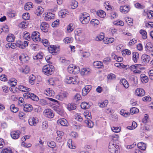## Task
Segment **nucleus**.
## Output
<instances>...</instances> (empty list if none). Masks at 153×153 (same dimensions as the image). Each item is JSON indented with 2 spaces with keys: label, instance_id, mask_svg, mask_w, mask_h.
I'll use <instances>...</instances> for the list:
<instances>
[{
  "label": "nucleus",
  "instance_id": "1a4fd4ad",
  "mask_svg": "<svg viewBox=\"0 0 153 153\" xmlns=\"http://www.w3.org/2000/svg\"><path fill=\"white\" fill-rule=\"evenodd\" d=\"M20 133V132L19 131H14L11 132L10 135L13 139H16L19 137Z\"/></svg>",
  "mask_w": 153,
  "mask_h": 153
},
{
  "label": "nucleus",
  "instance_id": "052dcab7",
  "mask_svg": "<svg viewBox=\"0 0 153 153\" xmlns=\"http://www.w3.org/2000/svg\"><path fill=\"white\" fill-rule=\"evenodd\" d=\"M30 16L28 13H24L22 16V18L25 20H28L30 18Z\"/></svg>",
  "mask_w": 153,
  "mask_h": 153
},
{
  "label": "nucleus",
  "instance_id": "f8f14e48",
  "mask_svg": "<svg viewBox=\"0 0 153 153\" xmlns=\"http://www.w3.org/2000/svg\"><path fill=\"white\" fill-rule=\"evenodd\" d=\"M135 92L136 95L140 97L143 96L145 93L144 90L141 88H137Z\"/></svg>",
  "mask_w": 153,
  "mask_h": 153
},
{
  "label": "nucleus",
  "instance_id": "09e8293b",
  "mask_svg": "<svg viewBox=\"0 0 153 153\" xmlns=\"http://www.w3.org/2000/svg\"><path fill=\"white\" fill-rule=\"evenodd\" d=\"M108 101L107 100H105L102 103H98V105L100 107L103 108L106 106L108 104Z\"/></svg>",
  "mask_w": 153,
  "mask_h": 153
},
{
  "label": "nucleus",
  "instance_id": "7ed1b4c3",
  "mask_svg": "<svg viewBox=\"0 0 153 153\" xmlns=\"http://www.w3.org/2000/svg\"><path fill=\"white\" fill-rule=\"evenodd\" d=\"M40 36V33L37 31H35L32 33L31 38L34 41L38 42L39 41L41 40Z\"/></svg>",
  "mask_w": 153,
  "mask_h": 153
},
{
  "label": "nucleus",
  "instance_id": "58836bf2",
  "mask_svg": "<svg viewBox=\"0 0 153 153\" xmlns=\"http://www.w3.org/2000/svg\"><path fill=\"white\" fill-rule=\"evenodd\" d=\"M137 126V123L133 121L132 123L131 126H128L127 127V128L129 130H131L135 129Z\"/></svg>",
  "mask_w": 153,
  "mask_h": 153
},
{
  "label": "nucleus",
  "instance_id": "8fccbe9b",
  "mask_svg": "<svg viewBox=\"0 0 153 153\" xmlns=\"http://www.w3.org/2000/svg\"><path fill=\"white\" fill-rule=\"evenodd\" d=\"M74 29V27H73V24H69L67 28V30L68 32L70 33Z\"/></svg>",
  "mask_w": 153,
  "mask_h": 153
},
{
  "label": "nucleus",
  "instance_id": "aec40b11",
  "mask_svg": "<svg viewBox=\"0 0 153 153\" xmlns=\"http://www.w3.org/2000/svg\"><path fill=\"white\" fill-rule=\"evenodd\" d=\"M146 50L150 52L153 49V45L150 42H148L146 45Z\"/></svg>",
  "mask_w": 153,
  "mask_h": 153
},
{
  "label": "nucleus",
  "instance_id": "e2e57ef3",
  "mask_svg": "<svg viewBox=\"0 0 153 153\" xmlns=\"http://www.w3.org/2000/svg\"><path fill=\"white\" fill-rule=\"evenodd\" d=\"M54 116L53 111L51 109H48V118H52Z\"/></svg>",
  "mask_w": 153,
  "mask_h": 153
},
{
  "label": "nucleus",
  "instance_id": "b1692460",
  "mask_svg": "<svg viewBox=\"0 0 153 153\" xmlns=\"http://www.w3.org/2000/svg\"><path fill=\"white\" fill-rule=\"evenodd\" d=\"M120 10L122 13H126L129 11V9L127 6H121Z\"/></svg>",
  "mask_w": 153,
  "mask_h": 153
},
{
  "label": "nucleus",
  "instance_id": "4c0bfd02",
  "mask_svg": "<svg viewBox=\"0 0 153 153\" xmlns=\"http://www.w3.org/2000/svg\"><path fill=\"white\" fill-rule=\"evenodd\" d=\"M10 109L12 112L14 113L17 112L19 110V108L15 107V105L12 104L10 106Z\"/></svg>",
  "mask_w": 153,
  "mask_h": 153
},
{
  "label": "nucleus",
  "instance_id": "72a5a7b5",
  "mask_svg": "<svg viewBox=\"0 0 153 153\" xmlns=\"http://www.w3.org/2000/svg\"><path fill=\"white\" fill-rule=\"evenodd\" d=\"M85 122L89 128H92L94 125V123L91 120H86L85 121Z\"/></svg>",
  "mask_w": 153,
  "mask_h": 153
},
{
  "label": "nucleus",
  "instance_id": "c03bdc74",
  "mask_svg": "<svg viewBox=\"0 0 153 153\" xmlns=\"http://www.w3.org/2000/svg\"><path fill=\"white\" fill-rule=\"evenodd\" d=\"M140 33L142 35V37L144 39H145L147 38V32L144 30H141L140 31Z\"/></svg>",
  "mask_w": 153,
  "mask_h": 153
},
{
  "label": "nucleus",
  "instance_id": "5701e85b",
  "mask_svg": "<svg viewBox=\"0 0 153 153\" xmlns=\"http://www.w3.org/2000/svg\"><path fill=\"white\" fill-rule=\"evenodd\" d=\"M15 36L12 34H9L7 37V40L9 42H12L14 40Z\"/></svg>",
  "mask_w": 153,
  "mask_h": 153
},
{
  "label": "nucleus",
  "instance_id": "9d476101",
  "mask_svg": "<svg viewBox=\"0 0 153 153\" xmlns=\"http://www.w3.org/2000/svg\"><path fill=\"white\" fill-rule=\"evenodd\" d=\"M33 109L31 105L26 104L23 105V110L25 112H31Z\"/></svg>",
  "mask_w": 153,
  "mask_h": 153
},
{
  "label": "nucleus",
  "instance_id": "a211bd4d",
  "mask_svg": "<svg viewBox=\"0 0 153 153\" xmlns=\"http://www.w3.org/2000/svg\"><path fill=\"white\" fill-rule=\"evenodd\" d=\"M141 58L143 61L145 63L148 62L150 59L149 56L146 54H143Z\"/></svg>",
  "mask_w": 153,
  "mask_h": 153
},
{
  "label": "nucleus",
  "instance_id": "7c9ffc66",
  "mask_svg": "<svg viewBox=\"0 0 153 153\" xmlns=\"http://www.w3.org/2000/svg\"><path fill=\"white\" fill-rule=\"evenodd\" d=\"M32 7V3L31 2H27L26 3L24 7V8L26 10H29Z\"/></svg>",
  "mask_w": 153,
  "mask_h": 153
},
{
  "label": "nucleus",
  "instance_id": "a19ab883",
  "mask_svg": "<svg viewBox=\"0 0 153 153\" xmlns=\"http://www.w3.org/2000/svg\"><path fill=\"white\" fill-rule=\"evenodd\" d=\"M139 109L136 107H133L130 109V113L132 114H134L135 113H137L139 112Z\"/></svg>",
  "mask_w": 153,
  "mask_h": 153
},
{
  "label": "nucleus",
  "instance_id": "2f4dec72",
  "mask_svg": "<svg viewBox=\"0 0 153 153\" xmlns=\"http://www.w3.org/2000/svg\"><path fill=\"white\" fill-rule=\"evenodd\" d=\"M81 99V95L79 93H77L74 96L73 98V100L74 102H77L78 101L80 100Z\"/></svg>",
  "mask_w": 153,
  "mask_h": 153
},
{
  "label": "nucleus",
  "instance_id": "ddd939ff",
  "mask_svg": "<svg viewBox=\"0 0 153 153\" xmlns=\"http://www.w3.org/2000/svg\"><path fill=\"white\" fill-rule=\"evenodd\" d=\"M48 24L45 22H43L41 25L40 28L43 32H47L48 31Z\"/></svg>",
  "mask_w": 153,
  "mask_h": 153
},
{
  "label": "nucleus",
  "instance_id": "dca6fc26",
  "mask_svg": "<svg viewBox=\"0 0 153 153\" xmlns=\"http://www.w3.org/2000/svg\"><path fill=\"white\" fill-rule=\"evenodd\" d=\"M120 84L122 85L126 88H128L129 86V84L126 80L124 79H123L120 81Z\"/></svg>",
  "mask_w": 153,
  "mask_h": 153
},
{
  "label": "nucleus",
  "instance_id": "f704fd0d",
  "mask_svg": "<svg viewBox=\"0 0 153 153\" xmlns=\"http://www.w3.org/2000/svg\"><path fill=\"white\" fill-rule=\"evenodd\" d=\"M43 57V54L42 52H39L36 56H33V59L35 60L40 59Z\"/></svg>",
  "mask_w": 153,
  "mask_h": 153
},
{
  "label": "nucleus",
  "instance_id": "680f3d73",
  "mask_svg": "<svg viewBox=\"0 0 153 153\" xmlns=\"http://www.w3.org/2000/svg\"><path fill=\"white\" fill-rule=\"evenodd\" d=\"M9 82L11 83L12 86H15L17 84V80L15 79H11L9 80Z\"/></svg>",
  "mask_w": 153,
  "mask_h": 153
},
{
  "label": "nucleus",
  "instance_id": "0eeeda50",
  "mask_svg": "<svg viewBox=\"0 0 153 153\" xmlns=\"http://www.w3.org/2000/svg\"><path fill=\"white\" fill-rule=\"evenodd\" d=\"M68 94L66 92L60 93L56 96V99L60 101H62L63 100L66 99L68 96Z\"/></svg>",
  "mask_w": 153,
  "mask_h": 153
},
{
  "label": "nucleus",
  "instance_id": "3c124183",
  "mask_svg": "<svg viewBox=\"0 0 153 153\" xmlns=\"http://www.w3.org/2000/svg\"><path fill=\"white\" fill-rule=\"evenodd\" d=\"M48 127V122L45 120L42 123V129L44 130H45Z\"/></svg>",
  "mask_w": 153,
  "mask_h": 153
},
{
  "label": "nucleus",
  "instance_id": "6ab92c4d",
  "mask_svg": "<svg viewBox=\"0 0 153 153\" xmlns=\"http://www.w3.org/2000/svg\"><path fill=\"white\" fill-rule=\"evenodd\" d=\"M140 77L141 81L143 83H146L148 81L149 78L145 74H141Z\"/></svg>",
  "mask_w": 153,
  "mask_h": 153
},
{
  "label": "nucleus",
  "instance_id": "338daca9",
  "mask_svg": "<svg viewBox=\"0 0 153 153\" xmlns=\"http://www.w3.org/2000/svg\"><path fill=\"white\" fill-rule=\"evenodd\" d=\"M114 24L116 25L123 26L124 25V23L121 21H116L114 22Z\"/></svg>",
  "mask_w": 153,
  "mask_h": 153
},
{
  "label": "nucleus",
  "instance_id": "473e14b6",
  "mask_svg": "<svg viewBox=\"0 0 153 153\" xmlns=\"http://www.w3.org/2000/svg\"><path fill=\"white\" fill-rule=\"evenodd\" d=\"M67 14V12L65 10H62L59 13V16H61L62 18L65 17Z\"/></svg>",
  "mask_w": 153,
  "mask_h": 153
},
{
  "label": "nucleus",
  "instance_id": "f257e3e1",
  "mask_svg": "<svg viewBox=\"0 0 153 153\" xmlns=\"http://www.w3.org/2000/svg\"><path fill=\"white\" fill-rule=\"evenodd\" d=\"M65 80L66 83L68 84L77 85L79 82V79L76 76L72 77L70 76H66Z\"/></svg>",
  "mask_w": 153,
  "mask_h": 153
},
{
  "label": "nucleus",
  "instance_id": "20e7f679",
  "mask_svg": "<svg viewBox=\"0 0 153 153\" xmlns=\"http://www.w3.org/2000/svg\"><path fill=\"white\" fill-rule=\"evenodd\" d=\"M59 51V48L56 46L51 45L48 46V52L53 55L57 53Z\"/></svg>",
  "mask_w": 153,
  "mask_h": 153
},
{
  "label": "nucleus",
  "instance_id": "774afa93",
  "mask_svg": "<svg viewBox=\"0 0 153 153\" xmlns=\"http://www.w3.org/2000/svg\"><path fill=\"white\" fill-rule=\"evenodd\" d=\"M27 26L26 22H22L19 25V27L22 28H26Z\"/></svg>",
  "mask_w": 153,
  "mask_h": 153
},
{
  "label": "nucleus",
  "instance_id": "cd10ccee",
  "mask_svg": "<svg viewBox=\"0 0 153 153\" xmlns=\"http://www.w3.org/2000/svg\"><path fill=\"white\" fill-rule=\"evenodd\" d=\"M78 6V3L76 1H72L70 5L71 8L72 9H74L77 7Z\"/></svg>",
  "mask_w": 153,
  "mask_h": 153
},
{
  "label": "nucleus",
  "instance_id": "c756f323",
  "mask_svg": "<svg viewBox=\"0 0 153 153\" xmlns=\"http://www.w3.org/2000/svg\"><path fill=\"white\" fill-rule=\"evenodd\" d=\"M48 75H51L54 72L55 70L54 67L53 66L48 64Z\"/></svg>",
  "mask_w": 153,
  "mask_h": 153
},
{
  "label": "nucleus",
  "instance_id": "423d86ee",
  "mask_svg": "<svg viewBox=\"0 0 153 153\" xmlns=\"http://www.w3.org/2000/svg\"><path fill=\"white\" fill-rule=\"evenodd\" d=\"M38 122L39 119L37 117H31L28 120L29 124L31 126H36Z\"/></svg>",
  "mask_w": 153,
  "mask_h": 153
},
{
  "label": "nucleus",
  "instance_id": "39448f33",
  "mask_svg": "<svg viewBox=\"0 0 153 153\" xmlns=\"http://www.w3.org/2000/svg\"><path fill=\"white\" fill-rule=\"evenodd\" d=\"M118 146L110 143L108 147L109 152L111 153H117L118 152L117 149Z\"/></svg>",
  "mask_w": 153,
  "mask_h": 153
},
{
  "label": "nucleus",
  "instance_id": "37998d69",
  "mask_svg": "<svg viewBox=\"0 0 153 153\" xmlns=\"http://www.w3.org/2000/svg\"><path fill=\"white\" fill-rule=\"evenodd\" d=\"M30 95L31 96H30V98L32 100L36 101H37L39 100L38 97L35 94L31 93Z\"/></svg>",
  "mask_w": 153,
  "mask_h": 153
},
{
  "label": "nucleus",
  "instance_id": "4468645a",
  "mask_svg": "<svg viewBox=\"0 0 153 153\" xmlns=\"http://www.w3.org/2000/svg\"><path fill=\"white\" fill-rule=\"evenodd\" d=\"M57 123L64 126H67L68 123L67 121L65 119H59L57 121Z\"/></svg>",
  "mask_w": 153,
  "mask_h": 153
},
{
  "label": "nucleus",
  "instance_id": "a18cd8bd",
  "mask_svg": "<svg viewBox=\"0 0 153 153\" xmlns=\"http://www.w3.org/2000/svg\"><path fill=\"white\" fill-rule=\"evenodd\" d=\"M57 134L58 137H57L56 139L58 140H60L62 138V137L64 135V132L62 131H57Z\"/></svg>",
  "mask_w": 153,
  "mask_h": 153
},
{
  "label": "nucleus",
  "instance_id": "c9c22d12",
  "mask_svg": "<svg viewBox=\"0 0 153 153\" xmlns=\"http://www.w3.org/2000/svg\"><path fill=\"white\" fill-rule=\"evenodd\" d=\"M75 67L74 65H70L68 67L67 70L68 72L70 74H73L74 67Z\"/></svg>",
  "mask_w": 153,
  "mask_h": 153
},
{
  "label": "nucleus",
  "instance_id": "f3484780",
  "mask_svg": "<svg viewBox=\"0 0 153 153\" xmlns=\"http://www.w3.org/2000/svg\"><path fill=\"white\" fill-rule=\"evenodd\" d=\"M44 11V9L42 7H38L36 11L35 14L37 16H40L42 14Z\"/></svg>",
  "mask_w": 153,
  "mask_h": 153
},
{
  "label": "nucleus",
  "instance_id": "393cba45",
  "mask_svg": "<svg viewBox=\"0 0 153 153\" xmlns=\"http://www.w3.org/2000/svg\"><path fill=\"white\" fill-rule=\"evenodd\" d=\"M137 146L139 149L143 150H145L146 148V144L142 142L139 143L137 145Z\"/></svg>",
  "mask_w": 153,
  "mask_h": 153
},
{
  "label": "nucleus",
  "instance_id": "2eb2a0df",
  "mask_svg": "<svg viewBox=\"0 0 153 153\" xmlns=\"http://www.w3.org/2000/svg\"><path fill=\"white\" fill-rule=\"evenodd\" d=\"M18 88L20 91L24 92H28L30 91V88H27L22 85H19L18 86Z\"/></svg>",
  "mask_w": 153,
  "mask_h": 153
},
{
  "label": "nucleus",
  "instance_id": "603ef678",
  "mask_svg": "<svg viewBox=\"0 0 153 153\" xmlns=\"http://www.w3.org/2000/svg\"><path fill=\"white\" fill-rule=\"evenodd\" d=\"M23 37L24 39L27 40L30 39V33L27 31H25L23 33Z\"/></svg>",
  "mask_w": 153,
  "mask_h": 153
},
{
  "label": "nucleus",
  "instance_id": "6e6552de",
  "mask_svg": "<svg viewBox=\"0 0 153 153\" xmlns=\"http://www.w3.org/2000/svg\"><path fill=\"white\" fill-rule=\"evenodd\" d=\"M19 59L21 61L25 62H27L29 60V57L26 54H22L19 56Z\"/></svg>",
  "mask_w": 153,
  "mask_h": 153
},
{
  "label": "nucleus",
  "instance_id": "e433bc0d",
  "mask_svg": "<svg viewBox=\"0 0 153 153\" xmlns=\"http://www.w3.org/2000/svg\"><path fill=\"white\" fill-rule=\"evenodd\" d=\"M67 108L69 111L74 110L76 108V106L74 104H69L67 105Z\"/></svg>",
  "mask_w": 153,
  "mask_h": 153
},
{
  "label": "nucleus",
  "instance_id": "ea45409f",
  "mask_svg": "<svg viewBox=\"0 0 153 153\" xmlns=\"http://www.w3.org/2000/svg\"><path fill=\"white\" fill-rule=\"evenodd\" d=\"M68 147L71 149H74L76 148L75 146L73 145L72 143V140L71 139H69L68 140Z\"/></svg>",
  "mask_w": 153,
  "mask_h": 153
},
{
  "label": "nucleus",
  "instance_id": "49530a36",
  "mask_svg": "<svg viewBox=\"0 0 153 153\" xmlns=\"http://www.w3.org/2000/svg\"><path fill=\"white\" fill-rule=\"evenodd\" d=\"M120 114L124 117H126L129 115V113L128 112L124 110H121L120 111Z\"/></svg>",
  "mask_w": 153,
  "mask_h": 153
},
{
  "label": "nucleus",
  "instance_id": "69168bd1",
  "mask_svg": "<svg viewBox=\"0 0 153 153\" xmlns=\"http://www.w3.org/2000/svg\"><path fill=\"white\" fill-rule=\"evenodd\" d=\"M54 94V91L50 88H48V97H53Z\"/></svg>",
  "mask_w": 153,
  "mask_h": 153
},
{
  "label": "nucleus",
  "instance_id": "79ce46f5",
  "mask_svg": "<svg viewBox=\"0 0 153 153\" xmlns=\"http://www.w3.org/2000/svg\"><path fill=\"white\" fill-rule=\"evenodd\" d=\"M84 115L85 117L88 119V120H90L91 118V113H89L88 111H86L84 113Z\"/></svg>",
  "mask_w": 153,
  "mask_h": 153
},
{
  "label": "nucleus",
  "instance_id": "6e6d98bb",
  "mask_svg": "<svg viewBox=\"0 0 153 153\" xmlns=\"http://www.w3.org/2000/svg\"><path fill=\"white\" fill-rule=\"evenodd\" d=\"M90 23L93 25H98L99 24V22L97 19H92L90 22Z\"/></svg>",
  "mask_w": 153,
  "mask_h": 153
},
{
  "label": "nucleus",
  "instance_id": "c85d7f7f",
  "mask_svg": "<svg viewBox=\"0 0 153 153\" xmlns=\"http://www.w3.org/2000/svg\"><path fill=\"white\" fill-rule=\"evenodd\" d=\"M90 106V105H89L88 103L85 102H82L81 104V108L84 109H88Z\"/></svg>",
  "mask_w": 153,
  "mask_h": 153
},
{
  "label": "nucleus",
  "instance_id": "412c9836",
  "mask_svg": "<svg viewBox=\"0 0 153 153\" xmlns=\"http://www.w3.org/2000/svg\"><path fill=\"white\" fill-rule=\"evenodd\" d=\"M36 80L35 76L33 74H31L30 75L29 78V83L31 85H33Z\"/></svg>",
  "mask_w": 153,
  "mask_h": 153
},
{
  "label": "nucleus",
  "instance_id": "de8ad7c7",
  "mask_svg": "<svg viewBox=\"0 0 153 153\" xmlns=\"http://www.w3.org/2000/svg\"><path fill=\"white\" fill-rule=\"evenodd\" d=\"M140 64H135V65H133L130 66L129 68L130 69L134 72L136 69H137L138 67L140 66Z\"/></svg>",
  "mask_w": 153,
  "mask_h": 153
},
{
  "label": "nucleus",
  "instance_id": "0e129e2a",
  "mask_svg": "<svg viewBox=\"0 0 153 153\" xmlns=\"http://www.w3.org/2000/svg\"><path fill=\"white\" fill-rule=\"evenodd\" d=\"M1 153H12V152L10 148H6L3 149Z\"/></svg>",
  "mask_w": 153,
  "mask_h": 153
},
{
  "label": "nucleus",
  "instance_id": "bf43d9fd",
  "mask_svg": "<svg viewBox=\"0 0 153 153\" xmlns=\"http://www.w3.org/2000/svg\"><path fill=\"white\" fill-rule=\"evenodd\" d=\"M104 33H101L99 36H97L96 38L97 40H102L104 38Z\"/></svg>",
  "mask_w": 153,
  "mask_h": 153
},
{
  "label": "nucleus",
  "instance_id": "a878e982",
  "mask_svg": "<svg viewBox=\"0 0 153 153\" xmlns=\"http://www.w3.org/2000/svg\"><path fill=\"white\" fill-rule=\"evenodd\" d=\"M20 70L22 73L25 74H27L29 73L30 71V68L29 66H25L24 68H21Z\"/></svg>",
  "mask_w": 153,
  "mask_h": 153
},
{
  "label": "nucleus",
  "instance_id": "4d7b16f0",
  "mask_svg": "<svg viewBox=\"0 0 153 153\" xmlns=\"http://www.w3.org/2000/svg\"><path fill=\"white\" fill-rule=\"evenodd\" d=\"M80 69L79 67L78 66L75 65V67H74L73 74H76L78 73Z\"/></svg>",
  "mask_w": 153,
  "mask_h": 153
},
{
  "label": "nucleus",
  "instance_id": "13d9d810",
  "mask_svg": "<svg viewBox=\"0 0 153 153\" xmlns=\"http://www.w3.org/2000/svg\"><path fill=\"white\" fill-rule=\"evenodd\" d=\"M111 130L114 132L117 133L120 131L121 128L120 127H113L111 128Z\"/></svg>",
  "mask_w": 153,
  "mask_h": 153
},
{
  "label": "nucleus",
  "instance_id": "f03ea898",
  "mask_svg": "<svg viewBox=\"0 0 153 153\" xmlns=\"http://www.w3.org/2000/svg\"><path fill=\"white\" fill-rule=\"evenodd\" d=\"M80 17V20L82 24H88L90 19L89 14L86 13H83L81 14Z\"/></svg>",
  "mask_w": 153,
  "mask_h": 153
},
{
  "label": "nucleus",
  "instance_id": "bb28decb",
  "mask_svg": "<svg viewBox=\"0 0 153 153\" xmlns=\"http://www.w3.org/2000/svg\"><path fill=\"white\" fill-rule=\"evenodd\" d=\"M97 15L101 18H104L106 15L105 13L102 10H100L97 13Z\"/></svg>",
  "mask_w": 153,
  "mask_h": 153
},
{
  "label": "nucleus",
  "instance_id": "5fc2aeb1",
  "mask_svg": "<svg viewBox=\"0 0 153 153\" xmlns=\"http://www.w3.org/2000/svg\"><path fill=\"white\" fill-rule=\"evenodd\" d=\"M73 39L71 37H66L64 39V42L65 43H69L72 42Z\"/></svg>",
  "mask_w": 153,
  "mask_h": 153
},
{
  "label": "nucleus",
  "instance_id": "9b49d317",
  "mask_svg": "<svg viewBox=\"0 0 153 153\" xmlns=\"http://www.w3.org/2000/svg\"><path fill=\"white\" fill-rule=\"evenodd\" d=\"M91 85H87L84 87L82 90L83 95L85 96L90 91L91 89Z\"/></svg>",
  "mask_w": 153,
  "mask_h": 153
},
{
  "label": "nucleus",
  "instance_id": "4be33fe9",
  "mask_svg": "<svg viewBox=\"0 0 153 153\" xmlns=\"http://www.w3.org/2000/svg\"><path fill=\"white\" fill-rule=\"evenodd\" d=\"M133 59L134 62H137L139 59V54L137 52H134L132 53Z\"/></svg>",
  "mask_w": 153,
  "mask_h": 153
},
{
  "label": "nucleus",
  "instance_id": "864d4df0",
  "mask_svg": "<svg viewBox=\"0 0 153 153\" xmlns=\"http://www.w3.org/2000/svg\"><path fill=\"white\" fill-rule=\"evenodd\" d=\"M42 72L45 75H48V66L45 65L43 66L42 68Z\"/></svg>",
  "mask_w": 153,
  "mask_h": 153
}]
</instances>
